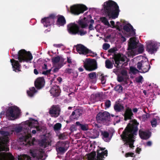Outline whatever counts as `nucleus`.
Here are the masks:
<instances>
[{
	"label": "nucleus",
	"instance_id": "1",
	"mask_svg": "<svg viewBox=\"0 0 160 160\" xmlns=\"http://www.w3.org/2000/svg\"><path fill=\"white\" fill-rule=\"evenodd\" d=\"M13 57L16 59H18L19 61L14 59H10V62L13 69V71L15 72L21 71V66L19 62H28L31 61L33 58L32 54L30 52H27L24 49L19 50L18 54L16 56L13 55Z\"/></svg>",
	"mask_w": 160,
	"mask_h": 160
},
{
	"label": "nucleus",
	"instance_id": "2",
	"mask_svg": "<svg viewBox=\"0 0 160 160\" xmlns=\"http://www.w3.org/2000/svg\"><path fill=\"white\" fill-rule=\"evenodd\" d=\"M138 124L136 120H133L132 123H129L128 124L121 135L122 140L125 142L124 145H128L130 142L134 141L132 139L134 138V136L137 134Z\"/></svg>",
	"mask_w": 160,
	"mask_h": 160
},
{
	"label": "nucleus",
	"instance_id": "3",
	"mask_svg": "<svg viewBox=\"0 0 160 160\" xmlns=\"http://www.w3.org/2000/svg\"><path fill=\"white\" fill-rule=\"evenodd\" d=\"M104 8L106 15L109 18L115 19L118 17L120 10L116 2L109 0L104 3Z\"/></svg>",
	"mask_w": 160,
	"mask_h": 160
},
{
	"label": "nucleus",
	"instance_id": "4",
	"mask_svg": "<svg viewBox=\"0 0 160 160\" xmlns=\"http://www.w3.org/2000/svg\"><path fill=\"white\" fill-rule=\"evenodd\" d=\"M118 51V49L116 47L111 48L108 50V52L110 53H114L113 55V58L114 59L115 64L117 65L116 67H118L119 64L123 65L127 59V58L123 54L121 53L116 54L115 52Z\"/></svg>",
	"mask_w": 160,
	"mask_h": 160
},
{
	"label": "nucleus",
	"instance_id": "5",
	"mask_svg": "<svg viewBox=\"0 0 160 160\" xmlns=\"http://www.w3.org/2000/svg\"><path fill=\"white\" fill-rule=\"evenodd\" d=\"M0 134L3 137V138L0 140V151H8L9 149L8 147V144L9 141L8 137L9 135L8 132L7 131H0Z\"/></svg>",
	"mask_w": 160,
	"mask_h": 160
},
{
	"label": "nucleus",
	"instance_id": "6",
	"mask_svg": "<svg viewBox=\"0 0 160 160\" xmlns=\"http://www.w3.org/2000/svg\"><path fill=\"white\" fill-rule=\"evenodd\" d=\"M88 10L87 7L83 5H74L70 7V13L74 15H78Z\"/></svg>",
	"mask_w": 160,
	"mask_h": 160
},
{
	"label": "nucleus",
	"instance_id": "7",
	"mask_svg": "<svg viewBox=\"0 0 160 160\" xmlns=\"http://www.w3.org/2000/svg\"><path fill=\"white\" fill-rule=\"evenodd\" d=\"M68 30L69 33L72 35L79 34L81 36H83L87 33V32L83 29L79 30V27L76 24L72 23L68 26Z\"/></svg>",
	"mask_w": 160,
	"mask_h": 160
},
{
	"label": "nucleus",
	"instance_id": "8",
	"mask_svg": "<svg viewBox=\"0 0 160 160\" xmlns=\"http://www.w3.org/2000/svg\"><path fill=\"white\" fill-rule=\"evenodd\" d=\"M84 67L87 71H94L97 68V61L94 59H87L84 62Z\"/></svg>",
	"mask_w": 160,
	"mask_h": 160
},
{
	"label": "nucleus",
	"instance_id": "9",
	"mask_svg": "<svg viewBox=\"0 0 160 160\" xmlns=\"http://www.w3.org/2000/svg\"><path fill=\"white\" fill-rule=\"evenodd\" d=\"M110 115L108 112L105 111L103 113L99 112L96 116L97 122L99 123H103L105 122L110 121Z\"/></svg>",
	"mask_w": 160,
	"mask_h": 160
},
{
	"label": "nucleus",
	"instance_id": "10",
	"mask_svg": "<svg viewBox=\"0 0 160 160\" xmlns=\"http://www.w3.org/2000/svg\"><path fill=\"white\" fill-rule=\"evenodd\" d=\"M137 68L139 70H141L140 73H144L149 70L150 66L148 60L146 61L142 60L137 63Z\"/></svg>",
	"mask_w": 160,
	"mask_h": 160
},
{
	"label": "nucleus",
	"instance_id": "11",
	"mask_svg": "<svg viewBox=\"0 0 160 160\" xmlns=\"http://www.w3.org/2000/svg\"><path fill=\"white\" fill-rule=\"evenodd\" d=\"M158 44L154 41H149L146 43V50L151 54H153L157 51Z\"/></svg>",
	"mask_w": 160,
	"mask_h": 160
},
{
	"label": "nucleus",
	"instance_id": "12",
	"mask_svg": "<svg viewBox=\"0 0 160 160\" xmlns=\"http://www.w3.org/2000/svg\"><path fill=\"white\" fill-rule=\"evenodd\" d=\"M56 18V15L54 14H50L49 17L42 18L41 22L43 23L44 27H47L51 26L54 22V19Z\"/></svg>",
	"mask_w": 160,
	"mask_h": 160
},
{
	"label": "nucleus",
	"instance_id": "13",
	"mask_svg": "<svg viewBox=\"0 0 160 160\" xmlns=\"http://www.w3.org/2000/svg\"><path fill=\"white\" fill-rule=\"evenodd\" d=\"M20 112V109L16 106L9 107L7 111L8 116L13 118L19 116Z\"/></svg>",
	"mask_w": 160,
	"mask_h": 160
},
{
	"label": "nucleus",
	"instance_id": "14",
	"mask_svg": "<svg viewBox=\"0 0 160 160\" xmlns=\"http://www.w3.org/2000/svg\"><path fill=\"white\" fill-rule=\"evenodd\" d=\"M29 138L30 136L28 135L22 136L19 138V141L23 142V144L25 145H29L32 146L35 145L34 142L36 141V139L34 138L32 140L28 141Z\"/></svg>",
	"mask_w": 160,
	"mask_h": 160
},
{
	"label": "nucleus",
	"instance_id": "15",
	"mask_svg": "<svg viewBox=\"0 0 160 160\" xmlns=\"http://www.w3.org/2000/svg\"><path fill=\"white\" fill-rule=\"evenodd\" d=\"M61 108L58 105H53L50 108L49 113L52 117L57 118L60 114Z\"/></svg>",
	"mask_w": 160,
	"mask_h": 160
},
{
	"label": "nucleus",
	"instance_id": "16",
	"mask_svg": "<svg viewBox=\"0 0 160 160\" xmlns=\"http://www.w3.org/2000/svg\"><path fill=\"white\" fill-rule=\"evenodd\" d=\"M30 155L33 158H36L38 160H45L46 157L43 158L44 154L41 151L37 149H31L30 150Z\"/></svg>",
	"mask_w": 160,
	"mask_h": 160
},
{
	"label": "nucleus",
	"instance_id": "17",
	"mask_svg": "<svg viewBox=\"0 0 160 160\" xmlns=\"http://www.w3.org/2000/svg\"><path fill=\"white\" fill-rule=\"evenodd\" d=\"M77 52L80 54L86 55L88 53L89 49L81 44H78L75 46Z\"/></svg>",
	"mask_w": 160,
	"mask_h": 160
},
{
	"label": "nucleus",
	"instance_id": "18",
	"mask_svg": "<svg viewBox=\"0 0 160 160\" xmlns=\"http://www.w3.org/2000/svg\"><path fill=\"white\" fill-rule=\"evenodd\" d=\"M133 115L132 109L129 107L126 108L124 113L123 114L124 117V119L125 121L132 119Z\"/></svg>",
	"mask_w": 160,
	"mask_h": 160
},
{
	"label": "nucleus",
	"instance_id": "19",
	"mask_svg": "<svg viewBox=\"0 0 160 160\" xmlns=\"http://www.w3.org/2000/svg\"><path fill=\"white\" fill-rule=\"evenodd\" d=\"M123 29L126 32L129 33V36H133L135 35V29L133 28L132 26L130 23L124 25Z\"/></svg>",
	"mask_w": 160,
	"mask_h": 160
},
{
	"label": "nucleus",
	"instance_id": "20",
	"mask_svg": "<svg viewBox=\"0 0 160 160\" xmlns=\"http://www.w3.org/2000/svg\"><path fill=\"white\" fill-rule=\"evenodd\" d=\"M104 148L103 149L101 150H97V159H95V160H103L105 157L108 155V151L107 150H104Z\"/></svg>",
	"mask_w": 160,
	"mask_h": 160
},
{
	"label": "nucleus",
	"instance_id": "21",
	"mask_svg": "<svg viewBox=\"0 0 160 160\" xmlns=\"http://www.w3.org/2000/svg\"><path fill=\"white\" fill-rule=\"evenodd\" d=\"M0 160H14V158L10 153L0 152Z\"/></svg>",
	"mask_w": 160,
	"mask_h": 160
},
{
	"label": "nucleus",
	"instance_id": "22",
	"mask_svg": "<svg viewBox=\"0 0 160 160\" xmlns=\"http://www.w3.org/2000/svg\"><path fill=\"white\" fill-rule=\"evenodd\" d=\"M49 92L51 95L53 97H57L60 95L61 90L58 86L54 85L52 87Z\"/></svg>",
	"mask_w": 160,
	"mask_h": 160
},
{
	"label": "nucleus",
	"instance_id": "23",
	"mask_svg": "<svg viewBox=\"0 0 160 160\" xmlns=\"http://www.w3.org/2000/svg\"><path fill=\"white\" fill-rule=\"evenodd\" d=\"M82 114V110L81 109H76L72 113L70 118L71 120H77Z\"/></svg>",
	"mask_w": 160,
	"mask_h": 160
},
{
	"label": "nucleus",
	"instance_id": "24",
	"mask_svg": "<svg viewBox=\"0 0 160 160\" xmlns=\"http://www.w3.org/2000/svg\"><path fill=\"white\" fill-rule=\"evenodd\" d=\"M45 83L44 79L43 77H39L37 78L35 82V86L37 89H41L43 87Z\"/></svg>",
	"mask_w": 160,
	"mask_h": 160
},
{
	"label": "nucleus",
	"instance_id": "25",
	"mask_svg": "<svg viewBox=\"0 0 160 160\" xmlns=\"http://www.w3.org/2000/svg\"><path fill=\"white\" fill-rule=\"evenodd\" d=\"M113 108L115 111L116 112H121L124 110L123 104L117 102H116Z\"/></svg>",
	"mask_w": 160,
	"mask_h": 160
},
{
	"label": "nucleus",
	"instance_id": "26",
	"mask_svg": "<svg viewBox=\"0 0 160 160\" xmlns=\"http://www.w3.org/2000/svg\"><path fill=\"white\" fill-rule=\"evenodd\" d=\"M130 42L129 43L128 49L132 50L136 48L137 47L138 43L136 40L132 38H130Z\"/></svg>",
	"mask_w": 160,
	"mask_h": 160
},
{
	"label": "nucleus",
	"instance_id": "27",
	"mask_svg": "<svg viewBox=\"0 0 160 160\" xmlns=\"http://www.w3.org/2000/svg\"><path fill=\"white\" fill-rule=\"evenodd\" d=\"M139 134L141 139H147L150 137V132L148 131H143L139 130Z\"/></svg>",
	"mask_w": 160,
	"mask_h": 160
},
{
	"label": "nucleus",
	"instance_id": "28",
	"mask_svg": "<svg viewBox=\"0 0 160 160\" xmlns=\"http://www.w3.org/2000/svg\"><path fill=\"white\" fill-rule=\"evenodd\" d=\"M101 135L102 136V138L106 142H109L110 139L109 138V134L107 131H100Z\"/></svg>",
	"mask_w": 160,
	"mask_h": 160
},
{
	"label": "nucleus",
	"instance_id": "29",
	"mask_svg": "<svg viewBox=\"0 0 160 160\" xmlns=\"http://www.w3.org/2000/svg\"><path fill=\"white\" fill-rule=\"evenodd\" d=\"M39 145L41 147L44 148H45L49 146L50 142H49V140L46 139L44 138L42 139L41 141L39 142Z\"/></svg>",
	"mask_w": 160,
	"mask_h": 160
},
{
	"label": "nucleus",
	"instance_id": "30",
	"mask_svg": "<svg viewBox=\"0 0 160 160\" xmlns=\"http://www.w3.org/2000/svg\"><path fill=\"white\" fill-rule=\"evenodd\" d=\"M57 144L60 146L65 148V150H67L69 147V143L68 141H59Z\"/></svg>",
	"mask_w": 160,
	"mask_h": 160
},
{
	"label": "nucleus",
	"instance_id": "31",
	"mask_svg": "<svg viewBox=\"0 0 160 160\" xmlns=\"http://www.w3.org/2000/svg\"><path fill=\"white\" fill-rule=\"evenodd\" d=\"M57 23V24L60 26H64L66 23V20L64 16H61L58 18Z\"/></svg>",
	"mask_w": 160,
	"mask_h": 160
},
{
	"label": "nucleus",
	"instance_id": "32",
	"mask_svg": "<svg viewBox=\"0 0 160 160\" xmlns=\"http://www.w3.org/2000/svg\"><path fill=\"white\" fill-rule=\"evenodd\" d=\"M77 126L79 127V128L82 131H85L88 130V125L87 124H82L79 122H76Z\"/></svg>",
	"mask_w": 160,
	"mask_h": 160
},
{
	"label": "nucleus",
	"instance_id": "33",
	"mask_svg": "<svg viewBox=\"0 0 160 160\" xmlns=\"http://www.w3.org/2000/svg\"><path fill=\"white\" fill-rule=\"evenodd\" d=\"M87 160H95L96 153L95 152H92L91 153L87 154Z\"/></svg>",
	"mask_w": 160,
	"mask_h": 160
},
{
	"label": "nucleus",
	"instance_id": "34",
	"mask_svg": "<svg viewBox=\"0 0 160 160\" xmlns=\"http://www.w3.org/2000/svg\"><path fill=\"white\" fill-rule=\"evenodd\" d=\"M17 158L18 160H32L30 156L26 154L18 155Z\"/></svg>",
	"mask_w": 160,
	"mask_h": 160
},
{
	"label": "nucleus",
	"instance_id": "35",
	"mask_svg": "<svg viewBox=\"0 0 160 160\" xmlns=\"http://www.w3.org/2000/svg\"><path fill=\"white\" fill-rule=\"evenodd\" d=\"M30 121H28L27 124L29 127H35V124H38V122L36 120H35L32 118H30Z\"/></svg>",
	"mask_w": 160,
	"mask_h": 160
},
{
	"label": "nucleus",
	"instance_id": "36",
	"mask_svg": "<svg viewBox=\"0 0 160 160\" xmlns=\"http://www.w3.org/2000/svg\"><path fill=\"white\" fill-rule=\"evenodd\" d=\"M35 87H33L29 89V91H27V93L28 95L30 97H32L33 96L34 94L37 92Z\"/></svg>",
	"mask_w": 160,
	"mask_h": 160
},
{
	"label": "nucleus",
	"instance_id": "37",
	"mask_svg": "<svg viewBox=\"0 0 160 160\" xmlns=\"http://www.w3.org/2000/svg\"><path fill=\"white\" fill-rule=\"evenodd\" d=\"M56 150L57 152L59 153H64L67 151L65 148H63L57 144L56 145Z\"/></svg>",
	"mask_w": 160,
	"mask_h": 160
},
{
	"label": "nucleus",
	"instance_id": "38",
	"mask_svg": "<svg viewBox=\"0 0 160 160\" xmlns=\"http://www.w3.org/2000/svg\"><path fill=\"white\" fill-rule=\"evenodd\" d=\"M105 67L108 69H112L113 67V63L109 59H107L106 60L105 62Z\"/></svg>",
	"mask_w": 160,
	"mask_h": 160
},
{
	"label": "nucleus",
	"instance_id": "39",
	"mask_svg": "<svg viewBox=\"0 0 160 160\" xmlns=\"http://www.w3.org/2000/svg\"><path fill=\"white\" fill-rule=\"evenodd\" d=\"M100 20L105 25H107L109 27H111L107 18L105 17H102L100 18Z\"/></svg>",
	"mask_w": 160,
	"mask_h": 160
},
{
	"label": "nucleus",
	"instance_id": "40",
	"mask_svg": "<svg viewBox=\"0 0 160 160\" xmlns=\"http://www.w3.org/2000/svg\"><path fill=\"white\" fill-rule=\"evenodd\" d=\"M68 135L66 132L60 133L58 136V138L61 140H65L68 138Z\"/></svg>",
	"mask_w": 160,
	"mask_h": 160
},
{
	"label": "nucleus",
	"instance_id": "41",
	"mask_svg": "<svg viewBox=\"0 0 160 160\" xmlns=\"http://www.w3.org/2000/svg\"><path fill=\"white\" fill-rule=\"evenodd\" d=\"M114 89L118 93H120L122 92L123 87L121 85L118 84L115 87Z\"/></svg>",
	"mask_w": 160,
	"mask_h": 160
},
{
	"label": "nucleus",
	"instance_id": "42",
	"mask_svg": "<svg viewBox=\"0 0 160 160\" xmlns=\"http://www.w3.org/2000/svg\"><path fill=\"white\" fill-rule=\"evenodd\" d=\"M107 76H105L103 74H101L100 75L99 77V79H100L101 83L102 84H105L106 81V77Z\"/></svg>",
	"mask_w": 160,
	"mask_h": 160
},
{
	"label": "nucleus",
	"instance_id": "43",
	"mask_svg": "<svg viewBox=\"0 0 160 160\" xmlns=\"http://www.w3.org/2000/svg\"><path fill=\"white\" fill-rule=\"evenodd\" d=\"M62 127V124L59 123H57L54 125V130L55 131H58L61 130Z\"/></svg>",
	"mask_w": 160,
	"mask_h": 160
},
{
	"label": "nucleus",
	"instance_id": "44",
	"mask_svg": "<svg viewBox=\"0 0 160 160\" xmlns=\"http://www.w3.org/2000/svg\"><path fill=\"white\" fill-rule=\"evenodd\" d=\"M78 22L79 25L82 28H86L88 26L87 23L85 22L82 20H79Z\"/></svg>",
	"mask_w": 160,
	"mask_h": 160
},
{
	"label": "nucleus",
	"instance_id": "45",
	"mask_svg": "<svg viewBox=\"0 0 160 160\" xmlns=\"http://www.w3.org/2000/svg\"><path fill=\"white\" fill-rule=\"evenodd\" d=\"M60 60V57L58 56L56 57H53L52 59V62L54 64L58 63V62Z\"/></svg>",
	"mask_w": 160,
	"mask_h": 160
},
{
	"label": "nucleus",
	"instance_id": "46",
	"mask_svg": "<svg viewBox=\"0 0 160 160\" xmlns=\"http://www.w3.org/2000/svg\"><path fill=\"white\" fill-rule=\"evenodd\" d=\"M89 77L91 79H93L96 77V73L95 72H91L88 74Z\"/></svg>",
	"mask_w": 160,
	"mask_h": 160
},
{
	"label": "nucleus",
	"instance_id": "47",
	"mask_svg": "<svg viewBox=\"0 0 160 160\" xmlns=\"http://www.w3.org/2000/svg\"><path fill=\"white\" fill-rule=\"evenodd\" d=\"M110 22L112 26V27H111L112 28H116V29L117 30L120 31V27L118 25H116V26H115V22L113 21H111Z\"/></svg>",
	"mask_w": 160,
	"mask_h": 160
},
{
	"label": "nucleus",
	"instance_id": "48",
	"mask_svg": "<svg viewBox=\"0 0 160 160\" xmlns=\"http://www.w3.org/2000/svg\"><path fill=\"white\" fill-rule=\"evenodd\" d=\"M151 123L153 127H156L157 124V119L155 118H153L152 120L151 121Z\"/></svg>",
	"mask_w": 160,
	"mask_h": 160
},
{
	"label": "nucleus",
	"instance_id": "49",
	"mask_svg": "<svg viewBox=\"0 0 160 160\" xmlns=\"http://www.w3.org/2000/svg\"><path fill=\"white\" fill-rule=\"evenodd\" d=\"M121 74L122 76L125 77V78H126L128 77V72L127 71L125 70H122L121 71Z\"/></svg>",
	"mask_w": 160,
	"mask_h": 160
},
{
	"label": "nucleus",
	"instance_id": "50",
	"mask_svg": "<svg viewBox=\"0 0 160 160\" xmlns=\"http://www.w3.org/2000/svg\"><path fill=\"white\" fill-rule=\"evenodd\" d=\"M143 79V77L141 75H140L139 77L135 78L136 81L137 83H142V82Z\"/></svg>",
	"mask_w": 160,
	"mask_h": 160
},
{
	"label": "nucleus",
	"instance_id": "51",
	"mask_svg": "<svg viewBox=\"0 0 160 160\" xmlns=\"http://www.w3.org/2000/svg\"><path fill=\"white\" fill-rule=\"evenodd\" d=\"M130 70L132 73L133 74H136L137 72H140V71L138 69L133 67H131L130 68Z\"/></svg>",
	"mask_w": 160,
	"mask_h": 160
},
{
	"label": "nucleus",
	"instance_id": "52",
	"mask_svg": "<svg viewBox=\"0 0 160 160\" xmlns=\"http://www.w3.org/2000/svg\"><path fill=\"white\" fill-rule=\"evenodd\" d=\"M144 47L142 45H141L138 48V52L139 53H142L144 51Z\"/></svg>",
	"mask_w": 160,
	"mask_h": 160
},
{
	"label": "nucleus",
	"instance_id": "53",
	"mask_svg": "<svg viewBox=\"0 0 160 160\" xmlns=\"http://www.w3.org/2000/svg\"><path fill=\"white\" fill-rule=\"evenodd\" d=\"M105 106L107 108H108L111 105V102L110 100H107L105 103Z\"/></svg>",
	"mask_w": 160,
	"mask_h": 160
},
{
	"label": "nucleus",
	"instance_id": "54",
	"mask_svg": "<svg viewBox=\"0 0 160 160\" xmlns=\"http://www.w3.org/2000/svg\"><path fill=\"white\" fill-rule=\"evenodd\" d=\"M22 127L19 126L16 127L14 128L15 131L17 133H19L22 131Z\"/></svg>",
	"mask_w": 160,
	"mask_h": 160
},
{
	"label": "nucleus",
	"instance_id": "55",
	"mask_svg": "<svg viewBox=\"0 0 160 160\" xmlns=\"http://www.w3.org/2000/svg\"><path fill=\"white\" fill-rule=\"evenodd\" d=\"M114 122L118 123L120 121V118L118 116H115L114 119Z\"/></svg>",
	"mask_w": 160,
	"mask_h": 160
},
{
	"label": "nucleus",
	"instance_id": "56",
	"mask_svg": "<svg viewBox=\"0 0 160 160\" xmlns=\"http://www.w3.org/2000/svg\"><path fill=\"white\" fill-rule=\"evenodd\" d=\"M110 47V45L107 43H104L102 46V48L105 50H108Z\"/></svg>",
	"mask_w": 160,
	"mask_h": 160
},
{
	"label": "nucleus",
	"instance_id": "57",
	"mask_svg": "<svg viewBox=\"0 0 160 160\" xmlns=\"http://www.w3.org/2000/svg\"><path fill=\"white\" fill-rule=\"evenodd\" d=\"M125 157H133L134 156V154L132 152H129L126 153L125 154Z\"/></svg>",
	"mask_w": 160,
	"mask_h": 160
},
{
	"label": "nucleus",
	"instance_id": "58",
	"mask_svg": "<svg viewBox=\"0 0 160 160\" xmlns=\"http://www.w3.org/2000/svg\"><path fill=\"white\" fill-rule=\"evenodd\" d=\"M124 80V78L122 76H118L117 78V80L119 82L123 81Z\"/></svg>",
	"mask_w": 160,
	"mask_h": 160
},
{
	"label": "nucleus",
	"instance_id": "59",
	"mask_svg": "<svg viewBox=\"0 0 160 160\" xmlns=\"http://www.w3.org/2000/svg\"><path fill=\"white\" fill-rule=\"evenodd\" d=\"M89 51H90L88 52V53L91 54L90 55V56L93 57H96L97 55V54L96 53L92 52L91 50L89 49Z\"/></svg>",
	"mask_w": 160,
	"mask_h": 160
},
{
	"label": "nucleus",
	"instance_id": "60",
	"mask_svg": "<svg viewBox=\"0 0 160 160\" xmlns=\"http://www.w3.org/2000/svg\"><path fill=\"white\" fill-rule=\"evenodd\" d=\"M51 71V69H50L46 71H43L42 73L45 75H48L50 73Z\"/></svg>",
	"mask_w": 160,
	"mask_h": 160
},
{
	"label": "nucleus",
	"instance_id": "61",
	"mask_svg": "<svg viewBox=\"0 0 160 160\" xmlns=\"http://www.w3.org/2000/svg\"><path fill=\"white\" fill-rule=\"evenodd\" d=\"M62 65H58V67L54 68L53 70L54 72H57L58 71V70L62 67Z\"/></svg>",
	"mask_w": 160,
	"mask_h": 160
},
{
	"label": "nucleus",
	"instance_id": "62",
	"mask_svg": "<svg viewBox=\"0 0 160 160\" xmlns=\"http://www.w3.org/2000/svg\"><path fill=\"white\" fill-rule=\"evenodd\" d=\"M36 130L37 131H39V132H40V131H42V128L41 127V126H36Z\"/></svg>",
	"mask_w": 160,
	"mask_h": 160
},
{
	"label": "nucleus",
	"instance_id": "63",
	"mask_svg": "<svg viewBox=\"0 0 160 160\" xmlns=\"http://www.w3.org/2000/svg\"><path fill=\"white\" fill-rule=\"evenodd\" d=\"M67 62L68 63L70 64H71L72 63V59L71 58V57H67Z\"/></svg>",
	"mask_w": 160,
	"mask_h": 160
},
{
	"label": "nucleus",
	"instance_id": "64",
	"mask_svg": "<svg viewBox=\"0 0 160 160\" xmlns=\"http://www.w3.org/2000/svg\"><path fill=\"white\" fill-rule=\"evenodd\" d=\"M72 69L68 68H67L66 70V72L68 74H70L71 73Z\"/></svg>",
	"mask_w": 160,
	"mask_h": 160
}]
</instances>
